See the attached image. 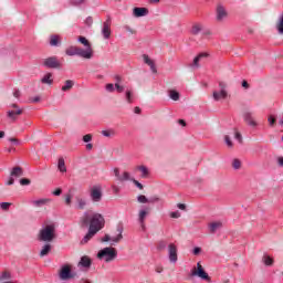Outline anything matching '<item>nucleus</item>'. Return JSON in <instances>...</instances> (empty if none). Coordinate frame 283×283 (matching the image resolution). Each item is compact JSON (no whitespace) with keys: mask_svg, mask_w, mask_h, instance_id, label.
<instances>
[{"mask_svg":"<svg viewBox=\"0 0 283 283\" xmlns=\"http://www.w3.org/2000/svg\"><path fill=\"white\" fill-rule=\"evenodd\" d=\"M80 222L82 227H88V229L98 233L105 224V218L101 213L90 214V212H84Z\"/></svg>","mask_w":283,"mask_h":283,"instance_id":"f257e3e1","label":"nucleus"},{"mask_svg":"<svg viewBox=\"0 0 283 283\" xmlns=\"http://www.w3.org/2000/svg\"><path fill=\"white\" fill-rule=\"evenodd\" d=\"M38 240L40 242H53L56 240V226L54 223L46 224L39 231Z\"/></svg>","mask_w":283,"mask_h":283,"instance_id":"f03ea898","label":"nucleus"},{"mask_svg":"<svg viewBox=\"0 0 283 283\" xmlns=\"http://www.w3.org/2000/svg\"><path fill=\"white\" fill-rule=\"evenodd\" d=\"M118 258V251L116 248L107 247L97 252V260L109 263L114 262Z\"/></svg>","mask_w":283,"mask_h":283,"instance_id":"7ed1b4c3","label":"nucleus"},{"mask_svg":"<svg viewBox=\"0 0 283 283\" xmlns=\"http://www.w3.org/2000/svg\"><path fill=\"white\" fill-rule=\"evenodd\" d=\"M65 54L66 56H80L81 59H92V51L85 50V49H81L78 46H69L65 50Z\"/></svg>","mask_w":283,"mask_h":283,"instance_id":"20e7f679","label":"nucleus"},{"mask_svg":"<svg viewBox=\"0 0 283 283\" xmlns=\"http://www.w3.org/2000/svg\"><path fill=\"white\" fill-rule=\"evenodd\" d=\"M42 65L43 67H46V70H61V62L55 55L44 59Z\"/></svg>","mask_w":283,"mask_h":283,"instance_id":"39448f33","label":"nucleus"},{"mask_svg":"<svg viewBox=\"0 0 283 283\" xmlns=\"http://www.w3.org/2000/svg\"><path fill=\"white\" fill-rule=\"evenodd\" d=\"M123 224L117 226V235L116 237H109V234H105L104 238L102 239V242H111L112 245L118 244L120 240H123Z\"/></svg>","mask_w":283,"mask_h":283,"instance_id":"423d86ee","label":"nucleus"},{"mask_svg":"<svg viewBox=\"0 0 283 283\" xmlns=\"http://www.w3.org/2000/svg\"><path fill=\"white\" fill-rule=\"evenodd\" d=\"M190 277H200V280H205L206 282H211V276L205 271V268L200 263H197V270H192L190 273Z\"/></svg>","mask_w":283,"mask_h":283,"instance_id":"0eeeda50","label":"nucleus"},{"mask_svg":"<svg viewBox=\"0 0 283 283\" xmlns=\"http://www.w3.org/2000/svg\"><path fill=\"white\" fill-rule=\"evenodd\" d=\"M60 280L67 281L74 279V274L72 273V268L67 264L62 265L60 273H59Z\"/></svg>","mask_w":283,"mask_h":283,"instance_id":"6e6552de","label":"nucleus"},{"mask_svg":"<svg viewBox=\"0 0 283 283\" xmlns=\"http://www.w3.org/2000/svg\"><path fill=\"white\" fill-rule=\"evenodd\" d=\"M168 260L171 264L178 262V247L175 243L168 245Z\"/></svg>","mask_w":283,"mask_h":283,"instance_id":"1a4fd4ad","label":"nucleus"},{"mask_svg":"<svg viewBox=\"0 0 283 283\" xmlns=\"http://www.w3.org/2000/svg\"><path fill=\"white\" fill-rule=\"evenodd\" d=\"M91 200L93 202H101L103 200V188L101 186L91 188Z\"/></svg>","mask_w":283,"mask_h":283,"instance_id":"9d476101","label":"nucleus"},{"mask_svg":"<svg viewBox=\"0 0 283 283\" xmlns=\"http://www.w3.org/2000/svg\"><path fill=\"white\" fill-rule=\"evenodd\" d=\"M113 174H114V176H115V178H116V180H117L118 182H125V181H127V180H130V175H129L128 171H124V172L120 175V169L114 168V169H113Z\"/></svg>","mask_w":283,"mask_h":283,"instance_id":"9b49d317","label":"nucleus"},{"mask_svg":"<svg viewBox=\"0 0 283 283\" xmlns=\"http://www.w3.org/2000/svg\"><path fill=\"white\" fill-rule=\"evenodd\" d=\"M102 36L107 40L112 36V28L109 24V19L105 22H103V28H102Z\"/></svg>","mask_w":283,"mask_h":283,"instance_id":"f8f14e48","label":"nucleus"},{"mask_svg":"<svg viewBox=\"0 0 283 283\" xmlns=\"http://www.w3.org/2000/svg\"><path fill=\"white\" fill-rule=\"evenodd\" d=\"M78 269H91L92 266V259L87 255L81 258L80 262L77 263Z\"/></svg>","mask_w":283,"mask_h":283,"instance_id":"ddd939ff","label":"nucleus"},{"mask_svg":"<svg viewBox=\"0 0 283 283\" xmlns=\"http://www.w3.org/2000/svg\"><path fill=\"white\" fill-rule=\"evenodd\" d=\"M149 14V9L147 8H140V7H135L133 9V15L139 19L140 17H147Z\"/></svg>","mask_w":283,"mask_h":283,"instance_id":"4468645a","label":"nucleus"},{"mask_svg":"<svg viewBox=\"0 0 283 283\" xmlns=\"http://www.w3.org/2000/svg\"><path fill=\"white\" fill-rule=\"evenodd\" d=\"M149 213V208L143 207V209L139 210L138 213V222L142 224V227H145V219L147 218Z\"/></svg>","mask_w":283,"mask_h":283,"instance_id":"2eb2a0df","label":"nucleus"},{"mask_svg":"<svg viewBox=\"0 0 283 283\" xmlns=\"http://www.w3.org/2000/svg\"><path fill=\"white\" fill-rule=\"evenodd\" d=\"M23 114V109L18 108L17 111H8L7 116L10 118L11 123H17L18 116Z\"/></svg>","mask_w":283,"mask_h":283,"instance_id":"dca6fc26","label":"nucleus"},{"mask_svg":"<svg viewBox=\"0 0 283 283\" xmlns=\"http://www.w3.org/2000/svg\"><path fill=\"white\" fill-rule=\"evenodd\" d=\"M229 96V93L227 91H214L212 93L213 101H224Z\"/></svg>","mask_w":283,"mask_h":283,"instance_id":"f3484780","label":"nucleus"},{"mask_svg":"<svg viewBox=\"0 0 283 283\" xmlns=\"http://www.w3.org/2000/svg\"><path fill=\"white\" fill-rule=\"evenodd\" d=\"M243 120L250 126V127H258V123L255 119H253V115L249 112L243 114Z\"/></svg>","mask_w":283,"mask_h":283,"instance_id":"a211bd4d","label":"nucleus"},{"mask_svg":"<svg viewBox=\"0 0 283 283\" xmlns=\"http://www.w3.org/2000/svg\"><path fill=\"white\" fill-rule=\"evenodd\" d=\"M49 44L51 48H59V45H61V36H59V34L50 35Z\"/></svg>","mask_w":283,"mask_h":283,"instance_id":"6ab92c4d","label":"nucleus"},{"mask_svg":"<svg viewBox=\"0 0 283 283\" xmlns=\"http://www.w3.org/2000/svg\"><path fill=\"white\" fill-rule=\"evenodd\" d=\"M98 232L92 230L88 228L87 233L84 235V238L81 241V244H87L90 242V240H92V238H94V235H96Z\"/></svg>","mask_w":283,"mask_h":283,"instance_id":"aec40b11","label":"nucleus"},{"mask_svg":"<svg viewBox=\"0 0 283 283\" xmlns=\"http://www.w3.org/2000/svg\"><path fill=\"white\" fill-rule=\"evenodd\" d=\"M226 17H227V10L222 4H219L217 7V20L222 21V19H224Z\"/></svg>","mask_w":283,"mask_h":283,"instance_id":"412c9836","label":"nucleus"},{"mask_svg":"<svg viewBox=\"0 0 283 283\" xmlns=\"http://www.w3.org/2000/svg\"><path fill=\"white\" fill-rule=\"evenodd\" d=\"M144 62L146 63V65H149L153 74H156L158 72V70L156 69V64L151 61V59H149V55L144 54Z\"/></svg>","mask_w":283,"mask_h":283,"instance_id":"4be33fe9","label":"nucleus"},{"mask_svg":"<svg viewBox=\"0 0 283 283\" xmlns=\"http://www.w3.org/2000/svg\"><path fill=\"white\" fill-rule=\"evenodd\" d=\"M77 41H78V43H82V45H84L86 48L84 50H91V54H92V56H94V51L92 50V44L90 43L88 40H86L85 36H80L77 39Z\"/></svg>","mask_w":283,"mask_h":283,"instance_id":"5701e85b","label":"nucleus"},{"mask_svg":"<svg viewBox=\"0 0 283 283\" xmlns=\"http://www.w3.org/2000/svg\"><path fill=\"white\" fill-rule=\"evenodd\" d=\"M208 229H209L210 233H216V231H219V229H222V222L221 221L211 222L208 226Z\"/></svg>","mask_w":283,"mask_h":283,"instance_id":"b1692460","label":"nucleus"},{"mask_svg":"<svg viewBox=\"0 0 283 283\" xmlns=\"http://www.w3.org/2000/svg\"><path fill=\"white\" fill-rule=\"evenodd\" d=\"M50 251H52V244L46 243L42 247V250L40 251V258H45V255L50 254Z\"/></svg>","mask_w":283,"mask_h":283,"instance_id":"393cba45","label":"nucleus"},{"mask_svg":"<svg viewBox=\"0 0 283 283\" xmlns=\"http://www.w3.org/2000/svg\"><path fill=\"white\" fill-rule=\"evenodd\" d=\"M10 176L13 178H21V176H23V169L21 167H14Z\"/></svg>","mask_w":283,"mask_h":283,"instance_id":"a878e982","label":"nucleus"},{"mask_svg":"<svg viewBox=\"0 0 283 283\" xmlns=\"http://www.w3.org/2000/svg\"><path fill=\"white\" fill-rule=\"evenodd\" d=\"M48 202H50V199H36L32 200L31 205H33V207H44V205H48Z\"/></svg>","mask_w":283,"mask_h":283,"instance_id":"bb28decb","label":"nucleus"},{"mask_svg":"<svg viewBox=\"0 0 283 283\" xmlns=\"http://www.w3.org/2000/svg\"><path fill=\"white\" fill-rule=\"evenodd\" d=\"M207 56H209V54H207V53H200L199 55H197L195 59H193V67H200V60L201 59H205V57H207Z\"/></svg>","mask_w":283,"mask_h":283,"instance_id":"cd10ccee","label":"nucleus"},{"mask_svg":"<svg viewBox=\"0 0 283 283\" xmlns=\"http://www.w3.org/2000/svg\"><path fill=\"white\" fill-rule=\"evenodd\" d=\"M41 83L45 84V85H52V83H54V81L52 80V73H46L42 78H41Z\"/></svg>","mask_w":283,"mask_h":283,"instance_id":"c85d7f7f","label":"nucleus"},{"mask_svg":"<svg viewBox=\"0 0 283 283\" xmlns=\"http://www.w3.org/2000/svg\"><path fill=\"white\" fill-rule=\"evenodd\" d=\"M76 202H77L76 209L83 210L85 209V207H87V201L83 198L77 197Z\"/></svg>","mask_w":283,"mask_h":283,"instance_id":"c756f323","label":"nucleus"},{"mask_svg":"<svg viewBox=\"0 0 283 283\" xmlns=\"http://www.w3.org/2000/svg\"><path fill=\"white\" fill-rule=\"evenodd\" d=\"M57 169L62 172L65 174L67 171V168L65 167V159L60 158L57 163Z\"/></svg>","mask_w":283,"mask_h":283,"instance_id":"7c9ffc66","label":"nucleus"},{"mask_svg":"<svg viewBox=\"0 0 283 283\" xmlns=\"http://www.w3.org/2000/svg\"><path fill=\"white\" fill-rule=\"evenodd\" d=\"M74 87V81L67 80L65 82V85L62 86V92H69V90H72Z\"/></svg>","mask_w":283,"mask_h":283,"instance_id":"2f4dec72","label":"nucleus"},{"mask_svg":"<svg viewBox=\"0 0 283 283\" xmlns=\"http://www.w3.org/2000/svg\"><path fill=\"white\" fill-rule=\"evenodd\" d=\"M137 170L142 172V178L149 176V169L146 166H137Z\"/></svg>","mask_w":283,"mask_h":283,"instance_id":"473e14b6","label":"nucleus"},{"mask_svg":"<svg viewBox=\"0 0 283 283\" xmlns=\"http://www.w3.org/2000/svg\"><path fill=\"white\" fill-rule=\"evenodd\" d=\"M262 262L265 264V266H273V259L268 254L263 255Z\"/></svg>","mask_w":283,"mask_h":283,"instance_id":"72a5a7b5","label":"nucleus"},{"mask_svg":"<svg viewBox=\"0 0 283 283\" xmlns=\"http://www.w3.org/2000/svg\"><path fill=\"white\" fill-rule=\"evenodd\" d=\"M102 136H105V138H112V136H116V130H114L112 128L102 130Z\"/></svg>","mask_w":283,"mask_h":283,"instance_id":"f704fd0d","label":"nucleus"},{"mask_svg":"<svg viewBox=\"0 0 283 283\" xmlns=\"http://www.w3.org/2000/svg\"><path fill=\"white\" fill-rule=\"evenodd\" d=\"M169 97L171 98V101H180V93L171 90L169 91Z\"/></svg>","mask_w":283,"mask_h":283,"instance_id":"c9c22d12","label":"nucleus"},{"mask_svg":"<svg viewBox=\"0 0 283 283\" xmlns=\"http://www.w3.org/2000/svg\"><path fill=\"white\" fill-rule=\"evenodd\" d=\"M167 249V241L160 240L157 243V251H165Z\"/></svg>","mask_w":283,"mask_h":283,"instance_id":"e433bc0d","label":"nucleus"},{"mask_svg":"<svg viewBox=\"0 0 283 283\" xmlns=\"http://www.w3.org/2000/svg\"><path fill=\"white\" fill-rule=\"evenodd\" d=\"M192 34H200L202 32V27L200 24H195L191 30Z\"/></svg>","mask_w":283,"mask_h":283,"instance_id":"4c0bfd02","label":"nucleus"},{"mask_svg":"<svg viewBox=\"0 0 283 283\" xmlns=\"http://www.w3.org/2000/svg\"><path fill=\"white\" fill-rule=\"evenodd\" d=\"M137 202H139L140 205H147V202H149V199H147L145 195H139L137 197Z\"/></svg>","mask_w":283,"mask_h":283,"instance_id":"58836bf2","label":"nucleus"},{"mask_svg":"<svg viewBox=\"0 0 283 283\" xmlns=\"http://www.w3.org/2000/svg\"><path fill=\"white\" fill-rule=\"evenodd\" d=\"M232 167L233 169H240L242 167V161H240V159H233Z\"/></svg>","mask_w":283,"mask_h":283,"instance_id":"ea45409f","label":"nucleus"},{"mask_svg":"<svg viewBox=\"0 0 283 283\" xmlns=\"http://www.w3.org/2000/svg\"><path fill=\"white\" fill-rule=\"evenodd\" d=\"M126 101L127 103H134V95L132 94V91H126Z\"/></svg>","mask_w":283,"mask_h":283,"instance_id":"a19ab883","label":"nucleus"},{"mask_svg":"<svg viewBox=\"0 0 283 283\" xmlns=\"http://www.w3.org/2000/svg\"><path fill=\"white\" fill-rule=\"evenodd\" d=\"M128 180H130V181L135 185V187H137V189H140V190L144 189L143 184H140L138 180H136V179H134V178H132V177H130V179H128Z\"/></svg>","mask_w":283,"mask_h":283,"instance_id":"79ce46f5","label":"nucleus"},{"mask_svg":"<svg viewBox=\"0 0 283 283\" xmlns=\"http://www.w3.org/2000/svg\"><path fill=\"white\" fill-rule=\"evenodd\" d=\"M12 203L10 202H1L0 203V208L2 209V211H8V209H10Z\"/></svg>","mask_w":283,"mask_h":283,"instance_id":"37998d69","label":"nucleus"},{"mask_svg":"<svg viewBox=\"0 0 283 283\" xmlns=\"http://www.w3.org/2000/svg\"><path fill=\"white\" fill-rule=\"evenodd\" d=\"M115 90L118 92V94H123V92H125V86L115 83Z\"/></svg>","mask_w":283,"mask_h":283,"instance_id":"c03bdc74","label":"nucleus"},{"mask_svg":"<svg viewBox=\"0 0 283 283\" xmlns=\"http://www.w3.org/2000/svg\"><path fill=\"white\" fill-rule=\"evenodd\" d=\"M83 3H85V0H71V6H83Z\"/></svg>","mask_w":283,"mask_h":283,"instance_id":"a18cd8bd","label":"nucleus"},{"mask_svg":"<svg viewBox=\"0 0 283 283\" xmlns=\"http://www.w3.org/2000/svg\"><path fill=\"white\" fill-rule=\"evenodd\" d=\"M93 23H94V19L92 17H87L85 19V25H87V28H92Z\"/></svg>","mask_w":283,"mask_h":283,"instance_id":"49530a36","label":"nucleus"},{"mask_svg":"<svg viewBox=\"0 0 283 283\" xmlns=\"http://www.w3.org/2000/svg\"><path fill=\"white\" fill-rule=\"evenodd\" d=\"M11 275L10 272H2L0 275V280L3 282V280H10Z\"/></svg>","mask_w":283,"mask_h":283,"instance_id":"de8ad7c7","label":"nucleus"},{"mask_svg":"<svg viewBox=\"0 0 283 283\" xmlns=\"http://www.w3.org/2000/svg\"><path fill=\"white\" fill-rule=\"evenodd\" d=\"M224 140L228 147H233V142H231V137H229V135L224 136Z\"/></svg>","mask_w":283,"mask_h":283,"instance_id":"09e8293b","label":"nucleus"},{"mask_svg":"<svg viewBox=\"0 0 283 283\" xmlns=\"http://www.w3.org/2000/svg\"><path fill=\"white\" fill-rule=\"evenodd\" d=\"M123 30H125V32H128L129 34H136V31H134V29H132V27L129 25H124Z\"/></svg>","mask_w":283,"mask_h":283,"instance_id":"8fccbe9b","label":"nucleus"},{"mask_svg":"<svg viewBox=\"0 0 283 283\" xmlns=\"http://www.w3.org/2000/svg\"><path fill=\"white\" fill-rule=\"evenodd\" d=\"M105 90L106 92L112 93L116 90V87H114V84L109 83V84H106Z\"/></svg>","mask_w":283,"mask_h":283,"instance_id":"3c124183","label":"nucleus"},{"mask_svg":"<svg viewBox=\"0 0 283 283\" xmlns=\"http://www.w3.org/2000/svg\"><path fill=\"white\" fill-rule=\"evenodd\" d=\"M65 205L67 207H71L72 206V195H66L65 196Z\"/></svg>","mask_w":283,"mask_h":283,"instance_id":"603ef678","label":"nucleus"},{"mask_svg":"<svg viewBox=\"0 0 283 283\" xmlns=\"http://www.w3.org/2000/svg\"><path fill=\"white\" fill-rule=\"evenodd\" d=\"M30 182H31L30 179H27V178L20 179V185H22V187L30 185Z\"/></svg>","mask_w":283,"mask_h":283,"instance_id":"864d4df0","label":"nucleus"},{"mask_svg":"<svg viewBox=\"0 0 283 283\" xmlns=\"http://www.w3.org/2000/svg\"><path fill=\"white\" fill-rule=\"evenodd\" d=\"M268 123L270 124V127H273V125H275V117H273V115H270L268 118Z\"/></svg>","mask_w":283,"mask_h":283,"instance_id":"5fc2aeb1","label":"nucleus"},{"mask_svg":"<svg viewBox=\"0 0 283 283\" xmlns=\"http://www.w3.org/2000/svg\"><path fill=\"white\" fill-rule=\"evenodd\" d=\"M219 88H220L221 92H227V83L219 82Z\"/></svg>","mask_w":283,"mask_h":283,"instance_id":"6e6d98bb","label":"nucleus"},{"mask_svg":"<svg viewBox=\"0 0 283 283\" xmlns=\"http://www.w3.org/2000/svg\"><path fill=\"white\" fill-rule=\"evenodd\" d=\"M9 143H12V145H21V142H19V139H17L14 137H10Z\"/></svg>","mask_w":283,"mask_h":283,"instance_id":"4d7b16f0","label":"nucleus"},{"mask_svg":"<svg viewBox=\"0 0 283 283\" xmlns=\"http://www.w3.org/2000/svg\"><path fill=\"white\" fill-rule=\"evenodd\" d=\"M91 140H92V135L91 134H87V135L83 136V142L84 143H91Z\"/></svg>","mask_w":283,"mask_h":283,"instance_id":"13d9d810","label":"nucleus"},{"mask_svg":"<svg viewBox=\"0 0 283 283\" xmlns=\"http://www.w3.org/2000/svg\"><path fill=\"white\" fill-rule=\"evenodd\" d=\"M170 218H175V219L180 218V211L170 212Z\"/></svg>","mask_w":283,"mask_h":283,"instance_id":"bf43d9fd","label":"nucleus"},{"mask_svg":"<svg viewBox=\"0 0 283 283\" xmlns=\"http://www.w3.org/2000/svg\"><path fill=\"white\" fill-rule=\"evenodd\" d=\"M201 252H202V249H201V248H198V247H196V248L192 250L193 255H200Z\"/></svg>","mask_w":283,"mask_h":283,"instance_id":"052dcab7","label":"nucleus"},{"mask_svg":"<svg viewBox=\"0 0 283 283\" xmlns=\"http://www.w3.org/2000/svg\"><path fill=\"white\" fill-rule=\"evenodd\" d=\"M6 185H8V186L14 185V178L11 177V175H10V177L8 178V180L6 181Z\"/></svg>","mask_w":283,"mask_h":283,"instance_id":"680f3d73","label":"nucleus"},{"mask_svg":"<svg viewBox=\"0 0 283 283\" xmlns=\"http://www.w3.org/2000/svg\"><path fill=\"white\" fill-rule=\"evenodd\" d=\"M234 138H235L237 140H239V143H242V134L235 132Z\"/></svg>","mask_w":283,"mask_h":283,"instance_id":"e2e57ef3","label":"nucleus"},{"mask_svg":"<svg viewBox=\"0 0 283 283\" xmlns=\"http://www.w3.org/2000/svg\"><path fill=\"white\" fill-rule=\"evenodd\" d=\"M13 96H14V98H21V91L14 90Z\"/></svg>","mask_w":283,"mask_h":283,"instance_id":"0e129e2a","label":"nucleus"},{"mask_svg":"<svg viewBox=\"0 0 283 283\" xmlns=\"http://www.w3.org/2000/svg\"><path fill=\"white\" fill-rule=\"evenodd\" d=\"M29 101H30V103H39L41 101V97L35 96V97L30 98Z\"/></svg>","mask_w":283,"mask_h":283,"instance_id":"69168bd1","label":"nucleus"},{"mask_svg":"<svg viewBox=\"0 0 283 283\" xmlns=\"http://www.w3.org/2000/svg\"><path fill=\"white\" fill-rule=\"evenodd\" d=\"M61 193H63L61 188H57L55 191H53V196H61Z\"/></svg>","mask_w":283,"mask_h":283,"instance_id":"338daca9","label":"nucleus"},{"mask_svg":"<svg viewBox=\"0 0 283 283\" xmlns=\"http://www.w3.org/2000/svg\"><path fill=\"white\" fill-rule=\"evenodd\" d=\"M279 167H283V157L277 158Z\"/></svg>","mask_w":283,"mask_h":283,"instance_id":"774afa93","label":"nucleus"}]
</instances>
